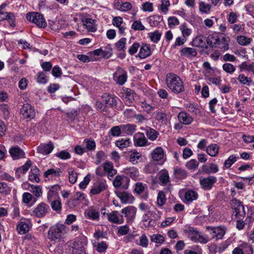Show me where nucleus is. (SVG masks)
Wrapping results in <instances>:
<instances>
[{
  "mask_svg": "<svg viewBox=\"0 0 254 254\" xmlns=\"http://www.w3.org/2000/svg\"><path fill=\"white\" fill-rule=\"evenodd\" d=\"M223 69L227 73H232L235 70V67L231 64L225 63L222 66Z\"/></svg>",
  "mask_w": 254,
  "mask_h": 254,
  "instance_id": "60",
  "label": "nucleus"
},
{
  "mask_svg": "<svg viewBox=\"0 0 254 254\" xmlns=\"http://www.w3.org/2000/svg\"><path fill=\"white\" fill-rule=\"evenodd\" d=\"M174 174L176 178L179 179H185L187 176L186 172L181 168L175 169L174 171Z\"/></svg>",
  "mask_w": 254,
  "mask_h": 254,
  "instance_id": "43",
  "label": "nucleus"
},
{
  "mask_svg": "<svg viewBox=\"0 0 254 254\" xmlns=\"http://www.w3.org/2000/svg\"><path fill=\"white\" fill-rule=\"evenodd\" d=\"M148 213L153 217L150 218L147 223H145L144 225L147 227H153L155 226L156 223V221L160 218V213L158 211V214L153 212L152 211H148Z\"/></svg>",
  "mask_w": 254,
  "mask_h": 254,
  "instance_id": "32",
  "label": "nucleus"
},
{
  "mask_svg": "<svg viewBox=\"0 0 254 254\" xmlns=\"http://www.w3.org/2000/svg\"><path fill=\"white\" fill-rule=\"evenodd\" d=\"M150 240L155 243L162 244L165 241L164 237L160 234L153 235L151 236Z\"/></svg>",
  "mask_w": 254,
  "mask_h": 254,
  "instance_id": "53",
  "label": "nucleus"
},
{
  "mask_svg": "<svg viewBox=\"0 0 254 254\" xmlns=\"http://www.w3.org/2000/svg\"><path fill=\"white\" fill-rule=\"evenodd\" d=\"M102 165L105 174H107L108 178L111 180L117 173V170L114 168L113 163L106 161Z\"/></svg>",
  "mask_w": 254,
  "mask_h": 254,
  "instance_id": "13",
  "label": "nucleus"
},
{
  "mask_svg": "<svg viewBox=\"0 0 254 254\" xmlns=\"http://www.w3.org/2000/svg\"><path fill=\"white\" fill-rule=\"evenodd\" d=\"M49 206L44 203L41 202L32 211L31 215L38 218L45 217L49 212Z\"/></svg>",
  "mask_w": 254,
  "mask_h": 254,
  "instance_id": "8",
  "label": "nucleus"
},
{
  "mask_svg": "<svg viewBox=\"0 0 254 254\" xmlns=\"http://www.w3.org/2000/svg\"><path fill=\"white\" fill-rule=\"evenodd\" d=\"M211 6L209 4H206L203 1L199 3V9L202 13H208L210 10Z\"/></svg>",
  "mask_w": 254,
  "mask_h": 254,
  "instance_id": "54",
  "label": "nucleus"
},
{
  "mask_svg": "<svg viewBox=\"0 0 254 254\" xmlns=\"http://www.w3.org/2000/svg\"><path fill=\"white\" fill-rule=\"evenodd\" d=\"M239 159V156L236 155H231L225 161L224 166L226 168H230L235 162L237 161V159Z\"/></svg>",
  "mask_w": 254,
  "mask_h": 254,
  "instance_id": "41",
  "label": "nucleus"
},
{
  "mask_svg": "<svg viewBox=\"0 0 254 254\" xmlns=\"http://www.w3.org/2000/svg\"><path fill=\"white\" fill-rule=\"evenodd\" d=\"M198 194L197 192L192 190H188L184 194V199H183L184 202L189 204L193 201L197 199Z\"/></svg>",
  "mask_w": 254,
  "mask_h": 254,
  "instance_id": "14",
  "label": "nucleus"
},
{
  "mask_svg": "<svg viewBox=\"0 0 254 254\" xmlns=\"http://www.w3.org/2000/svg\"><path fill=\"white\" fill-rule=\"evenodd\" d=\"M125 173L127 175L134 180L137 179L138 175V172L137 170L134 167L129 168L126 169Z\"/></svg>",
  "mask_w": 254,
  "mask_h": 254,
  "instance_id": "40",
  "label": "nucleus"
},
{
  "mask_svg": "<svg viewBox=\"0 0 254 254\" xmlns=\"http://www.w3.org/2000/svg\"><path fill=\"white\" fill-rule=\"evenodd\" d=\"M113 55V49L111 45H108L102 48V56L103 58L109 59Z\"/></svg>",
  "mask_w": 254,
  "mask_h": 254,
  "instance_id": "37",
  "label": "nucleus"
},
{
  "mask_svg": "<svg viewBox=\"0 0 254 254\" xmlns=\"http://www.w3.org/2000/svg\"><path fill=\"white\" fill-rule=\"evenodd\" d=\"M185 233L192 241L199 242L203 244H206L208 241L207 238L201 235L199 232L193 227H189L188 229L185 230Z\"/></svg>",
  "mask_w": 254,
  "mask_h": 254,
  "instance_id": "5",
  "label": "nucleus"
},
{
  "mask_svg": "<svg viewBox=\"0 0 254 254\" xmlns=\"http://www.w3.org/2000/svg\"><path fill=\"white\" fill-rule=\"evenodd\" d=\"M51 205L54 210L57 212L61 211L62 208V203L61 201L58 200H53L51 202Z\"/></svg>",
  "mask_w": 254,
  "mask_h": 254,
  "instance_id": "64",
  "label": "nucleus"
},
{
  "mask_svg": "<svg viewBox=\"0 0 254 254\" xmlns=\"http://www.w3.org/2000/svg\"><path fill=\"white\" fill-rule=\"evenodd\" d=\"M54 146L52 142H49L47 144H41L37 148V151L39 153L44 155L49 154L54 149Z\"/></svg>",
  "mask_w": 254,
  "mask_h": 254,
  "instance_id": "19",
  "label": "nucleus"
},
{
  "mask_svg": "<svg viewBox=\"0 0 254 254\" xmlns=\"http://www.w3.org/2000/svg\"><path fill=\"white\" fill-rule=\"evenodd\" d=\"M31 191L36 197H39L42 195V189L40 186H31Z\"/></svg>",
  "mask_w": 254,
  "mask_h": 254,
  "instance_id": "63",
  "label": "nucleus"
},
{
  "mask_svg": "<svg viewBox=\"0 0 254 254\" xmlns=\"http://www.w3.org/2000/svg\"><path fill=\"white\" fill-rule=\"evenodd\" d=\"M145 131L146 136L151 141L155 140L159 135L157 131L149 127H146Z\"/></svg>",
  "mask_w": 254,
  "mask_h": 254,
  "instance_id": "26",
  "label": "nucleus"
},
{
  "mask_svg": "<svg viewBox=\"0 0 254 254\" xmlns=\"http://www.w3.org/2000/svg\"><path fill=\"white\" fill-rule=\"evenodd\" d=\"M219 146L216 144H212L206 148L207 153L210 156L213 157L216 156L219 153Z\"/></svg>",
  "mask_w": 254,
  "mask_h": 254,
  "instance_id": "35",
  "label": "nucleus"
},
{
  "mask_svg": "<svg viewBox=\"0 0 254 254\" xmlns=\"http://www.w3.org/2000/svg\"><path fill=\"white\" fill-rule=\"evenodd\" d=\"M166 82L167 86L173 92L180 93L185 90L183 82L176 74L170 73L167 75Z\"/></svg>",
  "mask_w": 254,
  "mask_h": 254,
  "instance_id": "2",
  "label": "nucleus"
},
{
  "mask_svg": "<svg viewBox=\"0 0 254 254\" xmlns=\"http://www.w3.org/2000/svg\"><path fill=\"white\" fill-rule=\"evenodd\" d=\"M180 30L182 32L183 37L187 38L191 33V30L189 28L186 23L182 24L180 27Z\"/></svg>",
  "mask_w": 254,
  "mask_h": 254,
  "instance_id": "44",
  "label": "nucleus"
},
{
  "mask_svg": "<svg viewBox=\"0 0 254 254\" xmlns=\"http://www.w3.org/2000/svg\"><path fill=\"white\" fill-rule=\"evenodd\" d=\"M151 54L150 46L147 44H143L141 47L138 57L142 59L149 57Z\"/></svg>",
  "mask_w": 254,
  "mask_h": 254,
  "instance_id": "24",
  "label": "nucleus"
},
{
  "mask_svg": "<svg viewBox=\"0 0 254 254\" xmlns=\"http://www.w3.org/2000/svg\"><path fill=\"white\" fill-rule=\"evenodd\" d=\"M56 156L62 160H67L71 157L70 153L65 150H62L56 154Z\"/></svg>",
  "mask_w": 254,
  "mask_h": 254,
  "instance_id": "57",
  "label": "nucleus"
},
{
  "mask_svg": "<svg viewBox=\"0 0 254 254\" xmlns=\"http://www.w3.org/2000/svg\"><path fill=\"white\" fill-rule=\"evenodd\" d=\"M127 72L123 68L118 66L116 71L113 74L114 80L118 84L123 85L127 81Z\"/></svg>",
  "mask_w": 254,
  "mask_h": 254,
  "instance_id": "7",
  "label": "nucleus"
},
{
  "mask_svg": "<svg viewBox=\"0 0 254 254\" xmlns=\"http://www.w3.org/2000/svg\"><path fill=\"white\" fill-rule=\"evenodd\" d=\"M186 166L190 170H194L198 166V163L195 159H191L187 162Z\"/></svg>",
  "mask_w": 254,
  "mask_h": 254,
  "instance_id": "56",
  "label": "nucleus"
},
{
  "mask_svg": "<svg viewBox=\"0 0 254 254\" xmlns=\"http://www.w3.org/2000/svg\"><path fill=\"white\" fill-rule=\"evenodd\" d=\"M235 216L237 218H239L241 217H244L245 215L244 206L242 205H239L235 208Z\"/></svg>",
  "mask_w": 254,
  "mask_h": 254,
  "instance_id": "51",
  "label": "nucleus"
},
{
  "mask_svg": "<svg viewBox=\"0 0 254 254\" xmlns=\"http://www.w3.org/2000/svg\"><path fill=\"white\" fill-rule=\"evenodd\" d=\"M206 230L210 235L211 238L216 240L221 239L226 233V228L224 227H213L208 226Z\"/></svg>",
  "mask_w": 254,
  "mask_h": 254,
  "instance_id": "6",
  "label": "nucleus"
},
{
  "mask_svg": "<svg viewBox=\"0 0 254 254\" xmlns=\"http://www.w3.org/2000/svg\"><path fill=\"white\" fill-rule=\"evenodd\" d=\"M107 185L105 182L97 181L94 184L92 189L90 190V193L93 195L98 194L102 191L106 190L107 188Z\"/></svg>",
  "mask_w": 254,
  "mask_h": 254,
  "instance_id": "16",
  "label": "nucleus"
},
{
  "mask_svg": "<svg viewBox=\"0 0 254 254\" xmlns=\"http://www.w3.org/2000/svg\"><path fill=\"white\" fill-rule=\"evenodd\" d=\"M130 142L129 139H121L117 140L115 144L117 146L121 149L127 148L129 145Z\"/></svg>",
  "mask_w": 254,
  "mask_h": 254,
  "instance_id": "39",
  "label": "nucleus"
},
{
  "mask_svg": "<svg viewBox=\"0 0 254 254\" xmlns=\"http://www.w3.org/2000/svg\"><path fill=\"white\" fill-rule=\"evenodd\" d=\"M202 169L203 171L207 174H209L211 173H216L219 170L218 165L214 163L210 164L209 167L206 165H203L202 167Z\"/></svg>",
  "mask_w": 254,
  "mask_h": 254,
  "instance_id": "33",
  "label": "nucleus"
},
{
  "mask_svg": "<svg viewBox=\"0 0 254 254\" xmlns=\"http://www.w3.org/2000/svg\"><path fill=\"white\" fill-rule=\"evenodd\" d=\"M69 181L71 184H74L77 179V174L73 170L70 169L68 171Z\"/></svg>",
  "mask_w": 254,
  "mask_h": 254,
  "instance_id": "59",
  "label": "nucleus"
},
{
  "mask_svg": "<svg viewBox=\"0 0 254 254\" xmlns=\"http://www.w3.org/2000/svg\"><path fill=\"white\" fill-rule=\"evenodd\" d=\"M17 229L19 233L24 234L29 231V227L27 223L24 222H21L17 225Z\"/></svg>",
  "mask_w": 254,
  "mask_h": 254,
  "instance_id": "38",
  "label": "nucleus"
},
{
  "mask_svg": "<svg viewBox=\"0 0 254 254\" xmlns=\"http://www.w3.org/2000/svg\"><path fill=\"white\" fill-rule=\"evenodd\" d=\"M85 215L92 220H97L99 218V213L93 207H89L85 211Z\"/></svg>",
  "mask_w": 254,
  "mask_h": 254,
  "instance_id": "25",
  "label": "nucleus"
},
{
  "mask_svg": "<svg viewBox=\"0 0 254 254\" xmlns=\"http://www.w3.org/2000/svg\"><path fill=\"white\" fill-rule=\"evenodd\" d=\"M217 182V178L214 176H209L200 180V184L204 190H210L213 185Z\"/></svg>",
  "mask_w": 254,
  "mask_h": 254,
  "instance_id": "11",
  "label": "nucleus"
},
{
  "mask_svg": "<svg viewBox=\"0 0 254 254\" xmlns=\"http://www.w3.org/2000/svg\"><path fill=\"white\" fill-rule=\"evenodd\" d=\"M131 28L136 31H142L145 29V27L139 20H135L131 25Z\"/></svg>",
  "mask_w": 254,
  "mask_h": 254,
  "instance_id": "58",
  "label": "nucleus"
},
{
  "mask_svg": "<svg viewBox=\"0 0 254 254\" xmlns=\"http://www.w3.org/2000/svg\"><path fill=\"white\" fill-rule=\"evenodd\" d=\"M60 188L59 185H55L51 187L47 194V198L49 202L52 201L53 197L58 194L57 190H60Z\"/></svg>",
  "mask_w": 254,
  "mask_h": 254,
  "instance_id": "36",
  "label": "nucleus"
},
{
  "mask_svg": "<svg viewBox=\"0 0 254 254\" xmlns=\"http://www.w3.org/2000/svg\"><path fill=\"white\" fill-rule=\"evenodd\" d=\"M244 254H253V250L252 246L246 243H243L239 246Z\"/></svg>",
  "mask_w": 254,
  "mask_h": 254,
  "instance_id": "45",
  "label": "nucleus"
},
{
  "mask_svg": "<svg viewBox=\"0 0 254 254\" xmlns=\"http://www.w3.org/2000/svg\"><path fill=\"white\" fill-rule=\"evenodd\" d=\"M164 156V153L163 149L160 147H158L153 150L151 153V157L153 160L158 161L162 160Z\"/></svg>",
  "mask_w": 254,
  "mask_h": 254,
  "instance_id": "27",
  "label": "nucleus"
},
{
  "mask_svg": "<svg viewBox=\"0 0 254 254\" xmlns=\"http://www.w3.org/2000/svg\"><path fill=\"white\" fill-rule=\"evenodd\" d=\"M26 18L28 21L36 24L40 28H44L47 26V22L43 15L38 12H29L26 14Z\"/></svg>",
  "mask_w": 254,
  "mask_h": 254,
  "instance_id": "4",
  "label": "nucleus"
},
{
  "mask_svg": "<svg viewBox=\"0 0 254 254\" xmlns=\"http://www.w3.org/2000/svg\"><path fill=\"white\" fill-rule=\"evenodd\" d=\"M96 160L95 163L98 165L100 164L102 162V161H103L106 159V156L104 151H99L97 152L96 154Z\"/></svg>",
  "mask_w": 254,
  "mask_h": 254,
  "instance_id": "55",
  "label": "nucleus"
},
{
  "mask_svg": "<svg viewBox=\"0 0 254 254\" xmlns=\"http://www.w3.org/2000/svg\"><path fill=\"white\" fill-rule=\"evenodd\" d=\"M9 152L14 160L24 157L25 153L24 151L18 146L12 147L9 149Z\"/></svg>",
  "mask_w": 254,
  "mask_h": 254,
  "instance_id": "20",
  "label": "nucleus"
},
{
  "mask_svg": "<svg viewBox=\"0 0 254 254\" xmlns=\"http://www.w3.org/2000/svg\"><path fill=\"white\" fill-rule=\"evenodd\" d=\"M20 113L24 119H32L35 117V111L29 104H24L20 109Z\"/></svg>",
  "mask_w": 254,
  "mask_h": 254,
  "instance_id": "10",
  "label": "nucleus"
},
{
  "mask_svg": "<svg viewBox=\"0 0 254 254\" xmlns=\"http://www.w3.org/2000/svg\"><path fill=\"white\" fill-rule=\"evenodd\" d=\"M180 53L181 55L188 58L194 57L196 56L197 54L195 49L189 47L182 48L180 51Z\"/></svg>",
  "mask_w": 254,
  "mask_h": 254,
  "instance_id": "28",
  "label": "nucleus"
},
{
  "mask_svg": "<svg viewBox=\"0 0 254 254\" xmlns=\"http://www.w3.org/2000/svg\"><path fill=\"white\" fill-rule=\"evenodd\" d=\"M102 99L106 104L112 107L117 106L118 98L114 95L105 93L102 96Z\"/></svg>",
  "mask_w": 254,
  "mask_h": 254,
  "instance_id": "18",
  "label": "nucleus"
},
{
  "mask_svg": "<svg viewBox=\"0 0 254 254\" xmlns=\"http://www.w3.org/2000/svg\"><path fill=\"white\" fill-rule=\"evenodd\" d=\"M148 19L150 25L152 27H155L163 20V17L161 15H155L150 16Z\"/></svg>",
  "mask_w": 254,
  "mask_h": 254,
  "instance_id": "34",
  "label": "nucleus"
},
{
  "mask_svg": "<svg viewBox=\"0 0 254 254\" xmlns=\"http://www.w3.org/2000/svg\"><path fill=\"white\" fill-rule=\"evenodd\" d=\"M126 38H122L116 43V46L119 51H124L126 49Z\"/></svg>",
  "mask_w": 254,
  "mask_h": 254,
  "instance_id": "62",
  "label": "nucleus"
},
{
  "mask_svg": "<svg viewBox=\"0 0 254 254\" xmlns=\"http://www.w3.org/2000/svg\"><path fill=\"white\" fill-rule=\"evenodd\" d=\"M237 41L241 45H247L250 43L251 39L244 36H239L237 37Z\"/></svg>",
  "mask_w": 254,
  "mask_h": 254,
  "instance_id": "61",
  "label": "nucleus"
},
{
  "mask_svg": "<svg viewBox=\"0 0 254 254\" xmlns=\"http://www.w3.org/2000/svg\"><path fill=\"white\" fill-rule=\"evenodd\" d=\"M32 162L31 160H28L25 164H24L21 167L18 168L15 171V175L16 177L19 179L20 178L21 174H25L29 169V168L31 166Z\"/></svg>",
  "mask_w": 254,
  "mask_h": 254,
  "instance_id": "29",
  "label": "nucleus"
},
{
  "mask_svg": "<svg viewBox=\"0 0 254 254\" xmlns=\"http://www.w3.org/2000/svg\"><path fill=\"white\" fill-rule=\"evenodd\" d=\"M178 118L180 123L187 125L190 124L193 121L192 118L185 112L179 113Z\"/></svg>",
  "mask_w": 254,
  "mask_h": 254,
  "instance_id": "21",
  "label": "nucleus"
},
{
  "mask_svg": "<svg viewBox=\"0 0 254 254\" xmlns=\"http://www.w3.org/2000/svg\"><path fill=\"white\" fill-rule=\"evenodd\" d=\"M134 145L135 146H144L147 145L148 141L142 132H138L133 136Z\"/></svg>",
  "mask_w": 254,
  "mask_h": 254,
  "instance_id": "12",
  "label": "nucleus"
},
{
  "mask_svg": "<svg viewBox=\"0 0 254 254\" xmlns=\"http://www.w3.org/2000/svg\"><path fill=\"white\" fill-rule=\"evenodd\" d=\"M62 174V169L59 168H50L46 171L44 173V177L50 179L59 178Z\"/></svg>",
  "mask_w": 254,
  "mask_h": 254,
  "instance_id": "17",
  "label": "nucleus"
},
{
  "mask_svg": "<svg viewBox=\"0 0 254 254\" xmlns=\"http://www.w3.org/2000/svg\"><path fill=\"white\" fill-rule=\"evenodd\" d=\"M65 229V226L57 224L51 227L48 231V238L55 242H60L63 238V234Z\"/></svg>",
  "mask_w": 254,
  "mask_h": 254,
  "instance_id": "3",
  "label": "nucleus"
},
{
  "mask_svg": "<svg viewBox=\"0 0 254 254\" xmlns=\"http://www.w3.org/2000/svg\"><path fill=\"white\" fill-rule=\"evenodd\" d=\"M156 119L164 125H167L168 119L167 115L164 112H157L156 115Z\"/></svg>",
  "mask_w": 254,
  "mask_h": 254,
  "instance_id": "42",
  "label": "nucleus"
},
{
  "mask_svg": "<svg viewBox=\"0 0 254 254\" xmlns=\"http://www.w3.org/2000/svg\"><path fill=\"white\" fill-rule=\"evenodd\" d=\"M160 182L163 185H166L170 182V178L168 172L165 171L160 175L159 178Z\"/></svg>",
  "mask_w": 254,
  "mask_h": 254,
  "instance_id": "47",
  "label": "nucleus"
},
{
  "mask_svg": "<svg viewBox=\"0 0 254 254\" xmlns=\"http://www.w3.org/2000/svg\"><path fill=\"white\" fill-rule=\"evenodd\" d=\"M86 245L81 239L75 241L72 246V254H85L84 246Z\"/></svg>",
  "mask_w": 254,
  "mask_h": 254,
  "instance_id": "9",
  "label": "nucleus"
},
{
  "mask_svg": "<svg viewBox=\"0 0 254 254\" xmlns=\"http://www.w3.org/2000/svg\"><path fill=\"white\" fill-rule=\"evenodd\" d=\"M149 35L151 41L157 43L160 40L161 33L158 31H156L154 32L150 33Z\"/></svg>",
  "mask_w": 254,
  "mask_h": 254,
  "instance_id": "48",
  "label": "nucleus"
},
{
  "mask_svg": "<svg viewBox=\"0 0 254 254\" xmlns=\"http://www.w3.org/2000/svg\"><path fill=\"white\" fill-rule=\"evenodd\" d=\"M5 19L8 20L9 25L11 27L15 26L14 16L13 13L11 12H1V15H0V21Z\"/></svg>",
  "mask_w": 254,
  "mask_h": 254,
  "instance_id": "31",
  "label": "nucleus"
},
{
  "mask_svg": "<svg viewBox=\"0 0 254 254\" xmlns=\"http://www.w3.org/2000/svg\"><path fill=\"white\" fill-rule=\"evenodd\" d=\"M207 44L211 48H219L224 51L229 48L228 43L225 38L217 33L209 35L206 39Z\"/></svg>",
  "mask_w": 254,
  "mask_h": 254,
  "instance_id": "1",
  "label": "nucleus"
},
{
  "mask_svg": "<svg viewBox=\"0 0 254 254\" xmlns=\"http://www.w3.org/2000/svg\"><path fill=\"white\" fill-rule=\"evenodd\" d=\"M125 98L128 103H132L134 100V92L131 89L127 88L125 93Z\"/></svg>",
  "mask_w": 254,
  "mask_h": 254,
  "instance_id": "49",
  "label": "nucleus"
},
{
  "mask_svg": "<svg viewBox=\"0 0 254 254\" xmlns=\"http://www.w3.org/2000/svg\"><path fill=\"white\" fill-rule=\"evenodd\" d=\"M166 198L165 194L163 191H159L157 195V205L159 206H162L166 202Z\"/></svg>",
  "mask_w": 254,
  "mask_h": 254,
  "instance_id": "46",
  "label": "nucleus"
},
{
  "mask_svg": "<svg viewBox=\"0 0 254 254\" xmlns=\"http://www.w3.org/2000/svg\"><path fill=\"white\" fill-rule=\"evenodd\" d=\"M111 134L113 136H119L122 132L121 125L119 126H114L111 128L110 130Z\"/></svg>",
  "mask_w": 254,
  "mask_h": 254,
  "instance_id": "52",
  "label": "nucleus"
},
{
  "mask_svg": "<svg viewBox=\"0 0 254 254\" xmlns=\"http://www.w3.org/2000/svg\"><path fill=\"white\" fill-rule=\"evenodd\" d=\"M192 46L207 49L208 46L205 43V38L202 35L196 36L192 41Z\"/></svg>",
  "mask_w": 254,
  "mask_h": 254,
  "instance_id": "22",
  "label": "nucleus"
},
{
  "mask_svg": "<svg viewBox=\"0 0 254 254\" xmlns=\"http://www.w3.org/2000/svg\"><path fill=\"white\" fill-rule=\"evenodd\" d=\"M122 133L128 135H132L136 130V126L133 124L121 125Z\"/></svg>",
  "mask_w": 254,
  "mask_h": 254,
  "instance_id": "30",
  "label": "nucleus"
},
{
  "mask_svg": "<svg viewBox=\"0 0 254 254\" xmlns=\"http://www.w3.org/2000/svg\"><path fill=\"white\" fill-rule=\"evenodd\" d=\"M118 211H113L111 213H107L108 220L113 223L121 224L124 223V221L123 218L120 219L118 217Z\"/></svg>",
  "mask_w": 254,
  "mask_h": 254,
  "instance_id": "23",
  "label": "nucleus"
},
{
  "mask_svg": "<svg viewBox=\"0 0 254 254\" xmlns=\"http://www.w3.org/2000/svg\"><path fill=\"white\" fill-rule=\"evenodd\" d=\"M122 212L127 218L128 222L132 221L135 217L136 209L133 206H128L123 208Z\"/></svg>",
  "mask_w": 254,
  "mask_h": 254,
  "instance_id": "15",
  "label": "nucleus"
},
{
  "mask_svg": "<svg viewBox=\"0 0 254 254\" xmlns=\"http://www.w3.org/2000/svg\"><path fill=\"white\" fill-rule=\"evenodd\" d=\"M238 79L241 84L246 85H249L252 81L250 77H247L243 74H240Z\"/></svg>",
  "mask_w": 254,
  "mask_h": 254,
  "instance_id": "50",
  "label": "nucleus"
}]
</instances>
